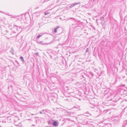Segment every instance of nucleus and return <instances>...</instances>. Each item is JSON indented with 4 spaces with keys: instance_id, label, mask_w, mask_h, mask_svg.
I'll return each mask as SVG.
<instances>
[{
    "instance_id": "1",
    "label": "nucleus",
    "mask_w": 127,
    "mask_h": 127,
    "mask_svg": "<svg viewBox=\"0 0 127 127\" xmlns=\"http://www.w3.org/2000/svg\"><path fill=\"white\" fill-rule=\"evenodd\" d=\"M122 113H124L125 115H127V107L125 108L124 110H123Z\"/></svg>"
},
{
    "instance_id": "2",
    "label": "nucleus",
    "mask_w": 127,
    "mask_h": 127,
    "mask_svg": "<svg viewBox=\"0 0 127 127\" xmlns=\"http://www.w3.org/2000/svg\"><path fill=\"white\" fill-rule=\"evenodd\" d=\"M79 4V2H77V3H73L69 7L70 8H71L75 6L76 5Z\"/></svg>"
},
{
    "instance_id": "3",
    "label": "nucleus",
    "mask_w": 127,
    "mask_h": 127,
    "mask_svg": "<svg viewBox=\"0 0 127 127\" xmlns=\"http://www.w3.org/2000/svg\"><path fill=\"white\" fill-rule=\"evenodd\" d=\"M52 125L55 127H57L58 126V124H57V122L55 121L52 123Z\"/></svg>"
},
{
    "instance_id": "4",
    "label": "nucleus",
    "mask_w": 127,
    "mask_h": 127,
    "mask_svg": "<svg viewBox=\"0 0 127 127\" xmlns=\"http://www.w3.org/2000/svg\"><path fill=\"white\" fill-rule=\"evenodd\" d=\"M83 116V115H79L78 116V118L80 120H82V119Z\"/></svg>"
},
{
    "instance_id": "5",
    "label": "nucleus",
    "mask_w": 127,
    "mask_h": 127,
    "mask_svg": "<svg viewBox=\"0 0 127 127\" xmlns=\"http://www.w3.org/2000/svg\"><path fill=\"white\" fill-rule=\"evenodd\" d=\"M59 27L58 26H57L56 27V28L54 29V33H56L57 32V30L59 28Z\"/></svg>"
},
{
    "instance_id": "6",
    "label": "nucleus",
    "mask_w": 127,
    "mask_h": 127,
    "mask_svg": "<svg viewBox=\"0 0 127 127\" xmlns=\"http://www.w3.org/2000/svg\"><path fill=\"white\" fill-rule=\"evenodd\" d=\"M65 100L68 101V102H70L71 101V99L69 97H68L66 99H65Z\"/></svg>"
},
{
    "instance_id": "7",
    "label": "nucleus",
    "mask_w": 127,
    "mask_h": 127,
    "mask_svg": "<svg viewBox=\"0 0 127 127\" xmlns=\"http://www.w3.org/2000/svg\"><path fill=\"white\" fill-rule=\"evenodd\" d=\"M20 59L21 60V61L24 62H25L22 56L21 57Z\"/></svg>"
},
{
    "instance_id": "8",
    "label": "nucleus",
    "mask_w": 127,
    "mask_h": 127,
    "mask_svg": "<svg viewBox=\"0 0 127 127\" xmlns=\"http://www.w3.org/2000/svg\"><path fill=\"white\" fill-rule=\"evenodd\" d=\"M11 52L12 54L13 55H14V52L13 49L12 48H11Z\"/></svg>"
},
{
    "instance_id": "9",
    "label": "nucleus",
    "mask_w": 127,
    "mask_h": 127,
    "mask_svg": "<svg viewBox=\"0 0 127 127\" xmlns=\"http://www.w3.org/2000/svg\"><path fill=\"white\" fill-rule=\"evenodd\" d=\"M87 121H84V122H81V124L83 125H86V123Z\"/></svg>"
},
{
    "instance_id": "10",
    "label": "nucleus",
    "mask_w": 127,
    "mask_h": 127,
    "mask_svg": "<svg viewBox=\"0 0 127 127\" xmlns=\"http://www.w3.org/2000/svg\"><path fill=\"white\" fill-rule=\"evenodd\" d=\"M49 13V12H48L47 11H45L44 12V14L45 15H48Z\"/></svg>"
},
{
    "instance_id": "11",
    "label": "nucleus",
    "mask_w": 127,
    "mask_h": 127,
    "mask_svg": "<svg viewBox=\"0 0 127 127\" xmlns=\"http://www.w3.org/2000/svg\"><path fill=\"white\" fill-rule=\"evenodd\" d=\"M42 36V35H37V38H39L41 36Z\"/></svg>"
},
{
    "instance_id": "12",
    "label": "nucleus",
    "mask_w": 127,
    "mask_h": 127,
    "mask_svg": "<svg viewBox=\"0 0 127 127\" xmlns=\"http://www.w3.org/2000/svg\"><path fill=\"white\" fill-rule=\"evenodd\" d=\"M35 54L36 56H38V53H35Z\"/></svg>"
},
{
    "instance_id": "13",
    "label": "nucleus",
    "mask_w": 127,
    "mask_h": 127,
    "mask_svg": "<svg viewBox=\"0 0 127 127\" xmlns=\"http://www.w3.org/2000/svg\"><path fill=\"white\" fill-rule=\"evenodd\" d=\"M89 49L88 48H87L86 50V52H88L89 51Z\"/></svg>"
},
{
    "instance_id": "14",
    "label": "nucleus",
    "mask_w": 127,
    "mask_h": 127,
    "mask_svg": "<svg viewBox=\"0 0 127 127\" xmlns=\"http://www.w3.org/2000/svg\"><path fill=\"white\" fill-rule=\"evenodd\" d=\"M48 123L49 124H51V122L50 121H49L48 122Z\"/></svg>"
},
{
    "instance_id": "15",
    "label": "nucleus",
    "mask_w": 127,
    "mask_h": 127,
    "mask_svg": "<svg viewBox=\"0 0 127 127\" xmlns=\"http://www.w3.org/2000/svg\"><path fill=\"white\" fill-rule=\"evenodd\" d=\"M98 111H99V112H100V114H101V111H100V110H98Z\"/></svg>"
},
{
    "instance_id": "16",
    "label": "nucleus",
    "mask_w": 127,
    "mask_h": 127,
    "mask_svg": "<svg viewBox=\"0 0 127 127\" xmlns=\"http://www.w3.org/2000/svg\"><path fill=\"white\" fill-rule=\"evenodd\" d=\"M40 113L41 114H42V112L41 111H40Z\"/></svg>"
},
{
    "instance_id": "17",
    "label": "nucleus",
    "mask_w": 127,
    "mask_h": 127,
    "mask_svg": "<svg viewBox=\"0 0 127 127\" xmlns=\"http://www.w3.org/2000/svg\"><path fill=\"white\" fill-rule=\"evenodd\" d=\"M117 82V78H116V82Z\"/></svg>"
},
{
    "instance_id": "18",
    "label": "nucleus",
    "mask_w": 127,
    "mask_h": 127,
    "mask_svg": "<svg viewBox=\"0 0 127 127\" xmlns=\"http://www.w3.org/2000/svg\"><path fill=\"white\" fill-rule=\"evenodd\" d=\"M31 115H33L34 114H31Z\"/></svg>"
},
{
    "instance_id": "19",
    "label": "nucleus",
    "mask_w": 127,
    "mask_h": 127,
    "mask_svg": "<svg viewBox=\"0 0 127 127\" xmlns=\"http://www.w3.org/2000/svg\"><path fill=\"white\" fill-rule=\"evenodd\" d=\"M42 41H41L40 42H39V43H42Z\"/></svg>"
},
{
    "instance_id": "20",
    "label": "nucleus",
    "mask_w": 127,
    "mask_h": 127,
    "mask_svg": "<svg viewBox=\"0 0 127 127\" xmlns=\"http://www.w3.org/2000/svg\"><path fill=\"white\" fill-rule=\"evenodd\" d=\"M28 120H31V119H28Z\"/></svg>"
},
{
    "instance_id": "21",
    "label": "nucleus",
    "mask_w": 127,
    "mask_h": 127,
    "mask_svg": "<svg viewBox=\"0 0 127 127\" xmlns=\"http://www.w3.org/2000/svg\"><path fill=\"white\" fill-rule=\"evenodd\" d=\"M44 111V110H42V111Z\"/></svg>"
},
{
    "instance_id": "22",
    "label": "nucleus",
    "mask_w": 127,
    "mask_h": 127,
    "mask_svg": "<svg viewBox=\"0 0 127 127\" xmlns=\"http://www.w3.org/2000/svg\"><path fill=\"white\" fill-rule=\"evenodd\" d=\"M32 126H35V125H32Z\"/></svg>"
},
{
    "instance_id": "23",
    "label": "nucleus",
    "mask_w": 127,
    "mask_h": 127,
    "mask_svg": "<svg viewBox=\"0 0 127 127\" xmlns=\"http://www.w3.org/2000/svg\"><path fill=\"white\" fill-rule=\"evenodd\" d=\"M46 110H45V111H46V112H47V111Z\"/></svg>"
},
{
    "instance_id": "24",
    "label": "nucleus",
    "mask_w": 127,
    "mask_h": 127,
    "mask_svg": "<svg viewBox=\"0 0 127 127\" xmlns=\"http://www.w3.org/2000/svg\"><path fill=\"white\" fill-rule=\"evenodd\" d=\"M95 0H93V1H94Z\"/></svg>"
},
{
    "instance_id": "25",
    "label": "nucleus",
    "mask_w": 127,
    "mask_h": 127,
    "mask_svg": "<svg viewBox=\"0 0 127 127\" xmlns=\"http://www.w3.org/2000/svg\"><path fill=\"white\" fill-rule=\"evenodd\" d=\"M44 44V45H45V44Z\"/></svg>"
}]
</instances>
